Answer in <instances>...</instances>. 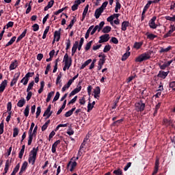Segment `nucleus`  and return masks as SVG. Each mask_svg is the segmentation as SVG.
Listing matches in <instances>:
<instances>
[{
  "instance_id": "30",
  "label": "nucleus",
  "mask_w": 175,
  "mask_h": 175,
  "mask_svg": "<svg viewBox=\"0 0 175 175\" xmlns=\"http://www.w3.org/2000/svg\"><path fill=\"white\" fill-rule=\"evenodd\" d=\"M92 62V59H89L88 60H86V62H85V63H83V64H82V66H81V70H83L84 68H85V67L88 66V64H90Z\"/></svg>"
},
{
  "instance_id": "50",
  "label": "nucleus",
  "mask_w": 175,
  "mask_h": 175,
  "mask_svg": "<svg viewBox=\"0 0 175 175\" xmlns=\"http://www.w3.org/2000/svg\"><path fill=\"white\" fill-rule=\"evenodd\" d=\"M19 130L17 127H15L13 130V137H16L18 135Z\"/></svg>"
},
{
  "instance_id": "24",
  "label": "nucleus",
  "mask_w": 175,
  "mask_h": 175,
  "mask_svg": "<svg viewBox=\"0 0 175 175\" xmlns=\"http://www.w3.org/2000/svg\"><path fill=\"white\" fill-rule=\"evenodd\" d=\"M161 51H159L160 53H166L167 52H170V51H171L172 49V46H168L167 48H162L161 47Z\"/></svg>"
},
{
  "instance_id": "10",
  "label": "nucleus",
  "mask_w": 175,
  "mask_h": 175,
  "mask_svg": "<svg viewBox=\"0 0 175 175\" xmlns=\"http://www.w3.org/2000/svg\"><path fill=\"white\" fill-rule=\"evenodd\" d=\"M6 86H8V80L4 79L0 85V93H3L5 89H6Z\"/></svg>"
},
{
  "instance_id": "9",
  "label": "nucleus",
  "mask_w": 175,
  "mask_h": 175,
  "mask_svg": "<svg viewBox=\"0 0 175 175\" xmlns=\"http://www.w3.org/2000/svg\"><path fill=\"white\" fill-rule=\"evenodd\" d=\"M155 20H157V16H153L148 23L150 27L153 28V29H154V28H157L158 25H156Z\"/></svg>"
},
{
  "instance_id": "43",
  "label": "nucleus",
  "mask_w": 175,
  "mask_h": 175,
  "mask_svg": "<svg viewBox=\"0 0 175 175\" xmlns=\"http://www.w3.org/2000/svg\"><path fill=\"white\" fill-rule=\"evenodd\" d=\"M151 3H152V1L149 0V1H148L147 3L145 5V6H144L145 13H146V12H147L148 9L150 8Z\"/></svg>"
},
{
  "instance_id": "13",
  "label": "nucleus",
  "mask_w": 175,
  "mask_h": 175,
  "mask_svg": "<svg viewBox=\"0 0 175 175\" xmlns=\"http://www.w3.org/2000/svg\"><path fill=\"white\" fill-rule=\"evenodd\" d=\"M168 74H170V71H167L166 72L165 71H159V74L157 75V77L165 79L166 77H167Z\"/></svg>"
},
{
  "instance_id": "15",
  "label": "nucleus",
  "mask_w": 175,
  "mask_h": 175,
  "mask_svg": "<svg viewBox=\"0 0 175 175\" xmlns=\"http://www.w3.org/2000/svg\"><path fill=\"white\" fill-rule=\"evenodd\" d=\"M82 89V86L78 85L71 93H70V96H75V94H77V93H79Z\"/></svg>"
},
{
  "instance_id": "58",
  "label": "nucleus",
  "mask_w": 175,
  "mask_h": 175,
  "mask_svg": "<svg viewBox=\"0 0 175 175\" xmlns=\"http://www.w3.org/2000/svg\"><path fill=\"white\" fill-rule=\"evenodd\" d=\"M172 29H170V30H169L168 33H167L166 34H165L163 36V38H168V37H171L172 36Z\"/></svg>"
},
{
  "instance_id": "47",
  "label": "nucleus",
  "mask_w": 175,
  "mask_h": 175,
  "mask_svg": "<svg viewBox=\"0 0 175 175\" xmlns=\"http://www.w3.org/2000/svg\"><path fill=\"white\" fill-rule=\"evenodd\" d=\"M111 45H105L104 49H103V53H107V52H109V51H111Z\"/></svg>"
},
{
  "instance_id": "29",
  "label": "nucleus",
  "mask_w": 175,
  "mask_h": 175,
  "mask_svg": "<svg viewBox=\"0 0 175 175\" xmlns=\"http://www.w3.org/2000/svg\"><path fill=\"white\" fill-rule=\"evenodd\" d=\"M110 31H111V26H105V27H104V29H103L102 30L103 33L105 34H109V33H110Z\"/></svg>"
},
{
  "instance_id": "19",
  "label": "nucleus",
  "mask_w": 175,
  "mask_h": 175,
  "mask_svg": "<svg viewBox=\"0 0 175 175\" xmlns=\"http://www.w3.org/2000/svg\"><path fill=\"white\" fill-rule=\"evenodd\" d=\"M18 62L17 60H14V62H12L10 66V70L12 71V70H15L18 67Z\"/></svg>"
},
{
  "instance_id": "14",
  "label": "nucleus",
  "mask_w": 175,
  "mask_h": 175,
  "mask_svg": "<svg viewBox=\"0 0 175 175\" xmlns=\"http://www.w3.org/2000/svg\"><path fill=\"white\" fill-rule=\"evenodd\" d=\"M27 165H28L27 161H24V163H23L22 166H21V168L18 173V175H23V174L25 171Z\"/></svg>"
},
{
  "instance_id": "52",
  "label": "nucleus",
  "mask_w": 175,
  "mask_h": 175,
  "mask_svg": "<svg viewBox=\"0 0 175 175\" xmlns=\"http://www.w3.org/2000/svg\"><path fill=\"white\" fill-rule=\"evenodd\" d=\"M29 105H27V107L24 111L25 116H26V117L29 116Z\"/></svg>"
},
{
  "instance_id": "23",
  "label": "nucleus",
  "mask_w": 175,
  "mask_h": 175,
  "mask_svg": "<svg viewBox=\"0 0 175 175\" xmlns=\"http://www.w3.org/2000/svg\"><path fill=\"white\" fill-rule=\"evenodd\" d=\"M76 109V107H74V108H72L70 111H68L67 112H66V113H64V116L66 118H69L70 116H71L73 113V112L75 111Z\"/></svg>"
},
{
  "instance_id": "56",
  "label": "nucleus",
  "mask_w": 175,
  "mask_h": 175,
  "mask_svg": "<svg viewBox=\"0 0 175 175\" xmlns=\"http://www.w3.org/2000/svg\"><path fill=\"white\" fill-rule=\"evenodd\" d=\"M23 79H25V81L23 82V85L26 86L29 82L28 79V74H26L25 76L24 77Z\"/></svg>"
},
{
  "instance_id": "42",
  "label": "nucleus",
  "mask_w": 175,
  "mask_h": 175,
  "mask_svg": "<svg viewBox=\"0 0 175 175\" xmlns=\"http://www.w3.org/2000/svg\"><path fill=\"white\" fill-rule=\"evenodd\" d=\"M83 44H84V38H81V41L79 42V45L78 44V51H81Z\"/></svg>"
},
{
  "instance_id": "48",
  "label": "nucleus",
  "mask_w": 175,
  "mask_h": 175,
  "mask_svg": "<svg viewBox=\"0 0 175 175\" xmlns=\"http://www.w3.org/2000/svg\"><path fill=\"white\" fill-rule=\"evenodd\" d=\"M34 83H35L34 81H32L31 82H30V83H29V85H28L27 91L32 90V89H33V86H34Z\"/></svg>"
},
{
  "instance_id": "11",
  "label": "nucleus",
  "mask_w": 175,
  "mask_h": 175,
  "mask_svg": "<svg viewBox=\"0 0 175 175\" xmlns=\"http://www.w3.org/2000/svg\"><path fill=\"white\" fill-rule=\"evenodd\" d=\"M100 88L99 86H96V88L94 90V98H99L100 94Z\"/></svg>"
},
{
  "instance_id": "64",
  "label": "nucleus",
  "mask_w": 175,
  "mask_h": 175,
  "mask_svg": "<svg viewBox=\"0 0 175 175\" xmlns=\"http://www.w3.org/2000/svg\"><path fill=\"white\" fill-rule=\"evenodd\" d=\"M170 88H172V90H175V81L170 83Z\"/></svg>"
},
{
  "instance_id": "7",
  "label": "nucleus",
  "mask_w": 175,
  "mask_h": 175,
  "mask_svg": "<svg viewBox=\"0 0 175 175\" xmlns=\"http://www.w3.org/2000/svg\"><path fill=\"white\" fill-rule=\"evenodd\" d=\"M110 40L109 34H106L104 33L103 36H100L98 43L102 45L104 42H108Z\"/></svg>"
},
{
  "instance_id": "57",
  "label": "nucleus",
  "mask_w": 175,
  "mask_h": 175,
  "mask_svg": "<svg viewBox=\"0 0 175 175\" xmlns=\"http://www.w3.org/2000/svg\"><path fill=\"white\" fill-rule=\"evenodd\" d=\"M62 77V72H60L59 74V75L57 76V78L56 79V85H58V83H59V81L61 82Z\"/></svg>"
},
{
  "instance_id": "3",
  "label": "nucleus",
  "mask_w": 175,
  "mask_h": 175,
  "mask_svg": "<svg viewBox=\"0 0 175 175\" xmlns=\"http://www.w3.org/2000/svg\"><path fill=\"white\" fill-rule=\"evenodd\" d=\"M151 57V53L150 52H146L145 53H142L138 57H136L135 62L142 63V62H144L146 60H149Z\"/></svg>"
},
{
  "instance_id": "41",
  "label": "nucleus",
  "mask_w": 175,
  "mask_h": 175,
  "mask_svg": "<svg viewBox=\"0 0 175 175\" xmlns=\"http://www.w3.org/2000/svg\"><path fill=\"white\" fill-rule=\"evenodd\" d=\"M92 44H93V41H90L89 42H88V44H86V45L85 46V51H90Z\"/></svg>"
},
{
  "instance_id": "2",
  "label": "nucleus",
  "mask_w": 175,
  "mask_h": 175,
  "mask_svg": "<svg viewBox=\"0 0 175 175\" xmlns=\"http://www.w3.org/2000/svg\"><path fill=\"white\" fill-rule=\"evenodd\" d=\"M64 67H63V71H66V70H69L72 64V57H69L68 53L64 55Z\"/></svg>"
},
{
  "instance_id": "17",
  "label": "nucleus",
  "mask_w": 175,
  "mask_h": 175,
  "mask_svg": "<svg viewBox=\"0 0 175 175\" xmlns=\"http://www.w3.org/2000/svg\"><path fill=\"white\" fill-rule=\"evenodd\" d=\"M25 98H24V97H22V98H21V100L18 101L17 106L19 107V108H23V107L25 105Z\"/></svg>"
},
{
  "instance_id": "38",
  "label": "nucleus",
  "mask_w": 175,
  "mask_h": 175,
  "mask_svg": "<svg viewBox=\"0 0 175 175\" xmlns=\"http://www.w3.org/2000/svg\"><path fill=\"white\" fill-rule=\"evenodd\" d=\"M124 122V119H119L118 120H116V122H113L111 126H119Z\"/></svg>"
},
{
  "instance_id": "39",
  "label": "nucleus",
  "mask_w": 175,
  "mask_h": 175,
  "mask_svg": "<svg viewBox=\"0 0 175 175\" xmlns=\"http://www.w3.org/2000/svg\"><path fill=\"white\" fill-rule=\"evenodd\" d=\"M4 127H5L4 120H2L1 122L0 123V135H1V134H3Z\"/></svg>"
},
{
  "instance_id": "4",
  "label": "nucleus",
  "mask_w": 175,
  "mask_h": 175,
  "mask_svg": "<svg viewBox=\"0 0 175 175\" xmlns=\"http://www.w3.org/2000/svg\"><path fill=\"white\" fill-rule=\"evenodd\" d=\"M35 126V123L33 122L31 124V127L29 130V139H28V145H31L32 141L33 139V127Z\"/></svg>"
},
{
  "instance_id": "62",
  "label": "nucleus",
  "mask_w": 175,
  "mask_h": 175,
  "mask_svg": "<svg viewBox=\"0 0 175 175\" xmlns=\"http://www.w3.org/2000/svg\"><path fill=\"white\" fill-rule=\"evenodd\" d=\"M41 113V107H38L37 111H36V118H38V116H40Z\"/></svg>"
},
{
  "instance_id": "36",
  "label": "nucleus",
  "mask_w": 175,
  "mask_h": 175,
  "mask_svg": "<svg viewBox=\"0 0 175 175\" xmlns=\"http://www.w3.org/2000/svg\"><path fill=\"white\" fill-rule=\"evenodd\" d=\"M50 29V26H47L44 31V34L42 36V39L45 40L46 38V36L49 33V31Z\"/></svg>"
},
{
  "instance_id": "25",
  "label": "nucleus",
  "mask_w": 175,
  "mask_h": 175,
  "mask_svg": "<svg viewBox=\"0 0 175 175\" xmlns=\"http://www.w3.org/2000/svg\"><path fill=\"white\" fill-rule=\"evenodd\" d=\"M146 36H147V38L148 40H150L151 41H153L154 38H157V36H155V34L146 33Z\"/></svg>"
},
{
  "instance_id": "59",
  "label": "nucleus",
  "mask_w": 175,
  "mask_h": 175,
  "mask_svg": "<svg viewBox=\"0 0 175 175\" xmlns=\"http://www.w3.org/2000/svg\"><path fill=\"white\" fill-rule=\"evenodd\" d=\"M86 101H85V97H82V98H79V104H81V105H85Z\"/></svg>"
},
{
  "instance_id": "12",
  "label": "nucleus",
  "mask_w": 175,
  "mask_h": 175,
  "mask_svg": "<svg viewBox=\"0 0 175 175\" xmlns=\"http://www.w3.org/2000/svg\"><path fill=\"white\" fill-rule=\"evenodd\" d=\"M61 31H62V29H59V30H56L55 32H54V37L55 38H56V41L57 42H59L60 38H61Z\"/></svg>"
},
{
  "instance_id": "37",
  "label": "nucleus",
  "mask_w": 175,
  "mask_h": 175,
  "mask_svg": "<svg viewBox=\"0 0 175 175\" xmlns=\"http://www.w3.org/2000/svg\"><path fill=\"white\" fill-rule=\"evenodd\" d=\"M55 94V92H51L50 93H49L48 96H47V98L46 99V103H49V101H51L53 96H54Z\"/></svg>"
},
{
  "instance_id": "16",
  "label": "nucleus",
  "mask_w": 175,
  "mask_h": 175,
  "mask_svg": "<svg viewBox=\"0 0 175 175\" xmlns=\"http://www.w3.org/2000/svg\"><path fill=\"white\" fill-rule=\"evenodd\" d=\"M101 14H102V6H100V8H97V10H96L94 12V16L96 18H99Z\"/></svg>"
},
{
  "instance_id": "51",
  "label": "nucleus",
  "mask_w": 175,
  "mask_h": 175,
  "mask_svg": "<svg viewBox=\"0 0 175 175\" xmlns=\"http://www.w3.org/2000/svg\"><path fill=\"white\" fill-rule=\"evenodd\" d=\"M76 21H77L76 18H73V19L70 23V25H68V26L66 28V29H68V28H72V27H73V25H74L75 23H76Z\"/></svg>"
},
{
  "instance_id": "8",
  "label": "nucleus",
  "mask_w": 175,
  "mask_h": 175,
  "mask_svg": "<svg viewBox=\"0 0 175 175\" xmlns=\"http://www.w3.org/2000/svg\"><path fill=\"white\" fill-rule=\"evenodd\" d=\"M20 75H21V72H16L14 75V78L12 79V81L10 83L11 88H12L13 86H14V85H16V83H17V81H18V79L20 78Z\"/></svg>"
},
{
  "instance_id": "21",
  "label": "nucleus",
  "mask_w": 175,
  "mask_h": 175,
  "mask_svg": "<svg viewBox=\"0 0 175 175\" xmlns=\"http://www.w3.org/2000/svg\"><path fill=\"white\" fill-rule=\"evenodd\" d=\"M27 29H25L24 30V31L22 33V34H21V36H19V37H18L17 40H16V42L18 43L20 42V41H21V40H23V38H24L27 34Z\"/></svg>"
},
{
  "instance_id": "55",
  "label": "nucleus",
  "mask_w": 175,
  "mask_h": 175,
  "mask_svg": "<svg viewBox=\"0 0 175 175\" xmlns=\"http://www.w3.org/2000/svg\"><path fill=\"white\" fill-rule=\"evenodd\" d=\"M66 51H68V49H70L71 46V42L70 39L67 40V42H66Z\"/></svg>"
},
{
  "instance_id": "63",
  "label": "nucleus",
  "mask_w": 175,
  "mask_h": 175,
  "mask_svg": "<svg viewBox=\"0 0 175 175\" xmlns=\"http://www.w3.org/2000/svg\"><path fill=\"white\" fill-rule=\"evenodd\" d=\"M166 20H170V21H175V15L174 16H165Z\"/></svg>"
},
{
  "instance_id": "26",
  "label": "nucleus",
  "mask_w": 175,
  "mask_h": 175,
  "mask_svg": "<svg viewBox=\"0 0 175 175\" xmlns=\"http://www.w3.org/2000/svg\"><path fill=\"white\" fill-rule=\"evenodd\" d=\"M20 170V163H18V164H16V165L15 166V167L14 168L11 175H16V174H17V172H18V170Z\"/></svg>"
},
{
  "instance_id": "46",
  "label": "nucleus",
  "mask_w": 175,
  "mask_h": 175,
  "mask_svg": "<svg viewBox=\"0 0 175 175\" xmlns=\"http://www.w3.org/2000/svg\"><path fill=\"white\" fill-rule=\"evenodd\" d=\"M107 20V21L110 22V23L111 24V25H113V27H114V28H117L116 26H114L113 25V15H111V16H109Z\"/></svg>"
},
{
  "instance_id": "6",
  "label": "nucleus",
  "mask_w": 175,
  "mask_h": 175,
  "mask_svg": "<svg viewBox=\"0 0 175 175\" xmlns=\"http://www.w3.org/2000/svg\"><path fill=\"white\" fill-rule=\"evenodd\" d=\"M77 165V161H75V157H72L71 159V161H69L68 163L67 164V168L68 169L70 168V171L72 172L73 171H75Z\"/></svg>"
},
{
  "instance_id": "61",
  "label": "nucleus",
  "mask_w": 175,
  "mask_h": 175,
  "mask_svg": "<svg viewBox=\"0 0 175 175\" xmlns=\"http://www.w3.org/2000/svg\"><path fill=\"white\" fill-rule=\"evenodd\" d=\"M32 28L33 31H38L40 26L39 25H38V23H35L34 25H33Z\"/></svg>"
},
{
  "instance_id": "35",
  "label": "nucleus",
  "mask_w": 175,
  "mask_h": 175,
  "mask_svg": "<svg viewBox=\"0 0 175 175\" xmlns=\"http://www.w3.org/2000/svg\"><path fill=\"white\" fill-rule=\"evenodd\" d=\"M50 123H51V120H47V122H46V123H44V124H43V126H42V131H45L47 127H49V124H50Z\"/></svg>"
},
{
  "instance_id": "27",
  "label": "nucleus",
  "mask_w": 175,
  "mask_h": 175,
  "mask_svg": "<svg viewBox=\"0 0 175 175\" xmlns=\"http://www.w3.org/2000/svg\"><path fill=\"white\" fill-rule=\"evenodd\" d=\"M16 40V36L12 37L11 38V40L8 42V44H6L5 48H8V46H10V45H13V44L15 42Z\"/></svg>"
},
{
  "instance_id": "20",
  "label": "nucleus",
  "mask_w": 175,
  "mask_h": 175,
  "mask_svg": "<svg viewBox=\"0 0 175 175\" xmlns=\"http://www.w3.org/2000/svg\"><path fill=\"white\" fill-rule=\"evenodd\" d=\"M130 23L128 22V21H124V22L122 23V31H126L127 27H129Z\"/></svg>"
},
{
  "instance_id": "54",
  "label": "nucleus",
  "mask_w": 175,
  "mask_h": 175,
  "mask_svg": "<svg viewBox=\"0 0 175 175\" xmlns=\"http://www.w3.org/2000/svg\"><path fill=\"white\" fill-rule=\"evenodd\" d=\"M59 97H60V93H59V92H57V93L53 100V102L54 103L55 101H57V100H59Z\"/></svg>"
},
{
  "instance_id": "34",
  "label": "nucleus",
  "mask_w": 175,
  "mask_h": 175,
  "mask_svg": "<svg viewBox=\"0 0 175 175\" xmlns=\"http://www.w3.org/2000/svg\"><path fill=\"white\" fill-rule=\"evenodd\" d=\"M129 56H131V52H126V53H124L122 57V61L125 62V60H126Z\"/></svg>"
},
{
  "instance_id": "32",
  "label": "nucleus",
  "mask_w": 175,
  "mask_h": 175,
  "mask_svg": "<svg viewBox=\"0 0 175 175\" xmlns=\"http://www.w3.org/2000/svg\"><path fill=\"white\" fill-rule=\"evenodd\" d=\"M94 27V26H90V27H89V29L87 30L85 36V38L86 40H88V38H89L91 31H92V29H93Z\"/></svg>"
},
{
  "instance_id": "31",
  "label": "nucleus",
  "mask_w": 175,
  "mask_h": 175,
  "mask_svg": "<svg viewBox=\"0 0 175 175\" xmlns=\"http://www.w3.org/2000/svg\"><path fill=\"white\" fill-rule=\"evenodd\" d=\"M106 55H105V53H103L102 55V57L101 59H100V65H101V68H103V64H105V61H106Z\"/></svg>"
},
{
  "instance_id": "5",
  "label": "nucleus",
  "mask_w": 175,
  "mask_h": 175,
  "mask_svg": "<svg viewBox=\"0 0 175 175\" xmlns=\"http://www.w3.org/2000/svg\"><path fill=\"white\" fill-rule=\"evenodd\" d=\"M135 108L138 112H143L146 108V104L142 101V100H140L137 103H135Z\"/></svg>"
},
{
  "instance_id": "1",
  "label": "nucleus",
  "mask_w": 175,
  "mask_h": 175,
  "mask_svg": "<svg viewBox=\"0 0 175 175\" xmlns=\"http://www.w3.org/2000/svg\"><path fill=\"white\" fill-rule=\"evenodd\" d=\"M39 150V146H37V148H33L31 152H29L28 162L29 164H31L32 165H34L36 163V160L37 159V154Z\"/></svg>"
},
{
  "instance_id": "53",
  "label": "nucleus",
  "mask_w": 175,
  "mask_h": 175,
  "mask_svg": "<svg viewBox=\"0 0 175 175\" xmlns=\"http://www.w3.org/2000/svg\"><path fill=\"white\" fill-rule=\"evenodd\" d=\"M163 123L165 126H170L172 122L170 120H168V119L165 118L163 120Z\"/></svg>"
},
{
  "instance_id": "28",
  "label": "nucleus",
  "mask_w": 175,
  "mask_h": 175,
  "mask_svg": "<svg viewBox=\"0 0 175 175\" xmlns=\"http://www.w3.org/2000/svg\"><path fill=\"white\" fill-rule=\"evenodd\" d=\"M12 163V159L11 160H8L5 161V172L8 173V171H9V168L10 167V165Z\"/></svg>"
},
{
  "instance_id": "18",
  "label": "nucleus",
  "mask_w": 175,
  "mask_h": 175,
  "mask_svg": "<svg viewBox=\"0 0 175 175\" xmlns=\"http://www.w3.org/2000/svg\"><path fill=\"white\" fill-rule=\"evenodd\" d=\"M78 46H79V42L75 41L72 49V56H74L75 53H76Z\"/></svg>"
},
{
  "instance_id": "40",
  "label": "nucleus",
  "mask_w": 175,
  "mask_h": 175,
  "mask_svg": "<svg viewBox=\"0 0 175 175\" xmlns=\"http://www.w3.org/2000/svg\"><path fill=\"white\" fill-rule=\"evenodd\" d=\"M143 45V42H135L133 45V48L135 49H140Z\"/></svg>"
},
{
  "instance_id": "49",
  "label": "nucleus",
  "mask_w": 175,
  "mask_h": 175,
  "mask_svg": "<svg viewBox=\"0 0 175 175\" xmlns=\"http://www.w3.org/2000/svg\"><path fill=\"white\" fill-rule=\"evenodd\" d=\"M113 174H115V175H123L122 170H121L120 168H118V170H114Z\"/></svg>"
},
{
  "instance_id": "45",
  "label": "nucleus",
  "mask_w": 175,
  "mask_h": 175,
  "mask_svg": "<svg viewBox=\"0 0 175 175\" xmlns=\"http://www.w3.org/2000/svg\"><path fill=\"white\" fill-rule=\"evenodd\" d=\"M27 96L26 97V100H27V101H29V100H31V98L33 96V93L30 90H29V91L27 90Z\"/></svg>"
},
{
  "instance_id": "44",
  "label": "nucleus",
  "mask_w": 175,
  "mask_h": 175,
  "mask_svg": "<svg viewBox=\"0 0 175 175\" xmlns=\"http://www.w3.org/2000/svg\"><path fill=\"white\" fill-rule=\"evenodd\" d=\"M109 2L108 1H105L101 5V13H103L104 9H105L106 6H107Z\"/></svg>"
},
{
  "instance_id": "33",
  "label": "nucleus",
  "mask_w": 175,
  "mask_h": 175,
  "mask_svg": "<svg viewBox=\"0 0 175 175\" xmlns=\"http://www.w3.org/2000/svg\"><path fill=\"white\" fill-rule=\"evenodd\" d=\"M118 9H121V3L119 0H116V3L115 6V12H116V13H118Z\"/></svg>"
},
{
  "instance_id": "60",
  "label": "nucleus",
  "mask_w": 175,
  "mask_h": 175,
  "mask_svg": "<svg viewBox=\"0 0 175 175\" xmlns=\"http://www.w3.org/2000/svg\"><path fill=\"white\" fill-rule=\"evenodd\" d=\"M77 98H78V96H75V97H74V98H72V100H70V101H69L68 105H70V104H74L75 103H76Z\"/></svg>"
},
{
  "instance_id": "22",
  "label": "nucleus",
  "mask_w": 175,
  "mask_h": 175,
  "mask_svg": "<svg viewBox=\"0 0 175 175\" xmlns=\"http://www.w3.org/2000/svg\"><path fill=\"white\" fill-rule=\"evenodd\" d=\"M72 85V81L71 79H69L68 82L66 83V85H64L62 89V92H66L67 89H69Z\"/></svg>"
}]
</instances>
